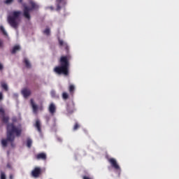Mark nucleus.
I'll return each mask as SVG.
<instances>
[{"label": "nucleus", "instance_id": "28", "mask_svg": "<svg viewBox=\"0 0 179 179\" xmlns=\"http://www.w3.org/2000/svg\"><path fill=\"white\" fill-rule=\"evenodd\" d=\"M83 179H92V178L89 177V176H84L83 177Z\"/></svg>", "mask_w": 179, "mask_h": 179}, {"label": "nucleus", "instance_id": "18", "mask_svg": "<svg viewBox=\"0 0 179 179\" xmlns=\"http://www.w3.org/2000/svg\"><path fill=\"white\" fill-rule=\"evenodd\" d=\"M2 122H4V124H8L9 122V117L8 116H2L1 117Z\"/></svg>", "mask_w": 179, "mask_h": 179}, {"label": "nucleus", "instance_id": "13", "mask_svg": "<svg viewBox=\"0 0 179 179\" xmlns=\"http://www.w3.org/2000/svg\"><path fill=\"white\" fill-rule=\"evenodd\" d=\"M69 92L70 93V96H73V94L75 93V85H70L69 87Z\"/></svg>", "mask_w": 179, "mask_h": 179}, {"label": "nucleus", "instance_id": "26", "mask_svg": "<svg viewBox=\"0 0 179 179\" xmlns=\"http://www.w3.org/2000/svg\"><path fill=\"white\" fill-rule=\"evenodd\" d=\"M1 179H6V176L3 172H1Z\"/></svg>", "mask_w": 179, "mask_h": 179}, {"label": "nucleus", "instance_id": "14", "mask_svg": "<svg viewBox=\"0 0 179 179\" xmlns=\"http://www.w3.org/2000/svg\"><path fill=\"white\" fill-rule=\"evenodd\" d=\"M76 109L75 108V103L72 102V109L69 106L67 107V111L69 114L74 113Z\"/></svg>", "mask_w": 179, "mask_h": 179}, {"label": "nucleus", "instance_id": "2", "mask_svg": "<svg viewBox=\"0 0 179 179\" xmlns=\"http://www.w3.org/2000/svg\"><path fill=\"white\" fill-rule=\"evenodd\" d=\"M71 59V55H67L66 56H62L59 59V66H57L54 68L53 71L57 75H64L68 76L69 75V61Z\"/></svg>", "mask_w": 179, "mask_h": 179}, {"label": "nucleus", "instance_id": "11", "mask_svg": "<svg viewBox=\"0 0 179 179\" xmlns=\"http://www.w3.org/2000/svg\"><path fill=\"white\" fill-rule=\"evenodd\" d=\"M59 44L61 45V47H64L66 52H69V46H68L67 43H64V41L62 40H59Z\"/></svg>", "mask_w": 179, "mask_h": 179}, {"label": "nucleus", "instance_id": "8", "mask_svg": "<svg viewBox=\"0 0 179 179\" xmlns=\"http://www.w3.org/2000/svg\"><path fill=\"white\" fill-rule=\"evenodd\" d=\"M48 110L49 113L52 115H54V114H55V112L57 111V107H55V104H54L53 103H50Z\"/></svg>", "mask_w": 179, "mask_h": 179}, {"label": "nucleus", "instance_id": "19", "mask_svg": "<svg viewBox=\"0 0 179 179\" xmlns=\"http://www.w3.org/2000/svg\"><path fill=\"white\" fill-rule=\"evenodd\" d=\"M1 87L3 89H4V90H6V92H8V85L3 82H1Z\"/></svg>", "mask_w": 179, "mask_h": 179}, {"label": "nucleus", "instance_id": "33", "mask_svg": "<svg viewBox=\"0 0 179 179\" xmlns=\"http://www.w3.org/2000/svg\"><path fill=\"white\" fill-rule=\"evenodd\" d=\"M59 9H61V7L59 6V5L57 6V10H59Z\"/></svg>", "mask_w": 179, "mask_h": 179}, {"label": "nucleus", "instance_id": "34", "mask_svg": "<svg viewBox=\"0 0 179 179\" xmlns=\"http://www.w3.org/2000/svg\"><path fill=\"white\" fill-rule=\"evenodd\" d=\"M20 3H22V1H20Z\"/></svg>", "mask_w": 179, "mask_h": 179}, {"label": "nucleus", "instance_id": "22", "mask_svg": "<svg viewBox=\"0 0 179 179\" xmlns=\"http://www.w3.org/2000/svg\"><path fill=\"white\" fill-rule=\"evenodd\" d=\"M0 30L4 36H8V33L6 32V31L5 30V28H3V27L1 26L0 27Z\"/></svg>", "mask_w": 179, "mask_h": 179}, {"label": "nucleus", "instance_id": "5", "mask_svg": "<svg viewBox=\"0 0 179 179\" xmlns=\"http://www.w3.org/2000/svg\"><path fill=\"white\" fill-rule=\"evenodd\" d=\"M108 162L115 170H121V168H120V165H118L115 159L110 158L108 159Z\"/></svg>", "mask_w": 179, "mask_h": 179}, {"label": "nucleus", "instance_id": "32", "mask_svg": "<svg viewBox=\"0 0 179 179\" xmlns=\"http://www.w3.org/2000/svg\"><path fill=\"white\" fill-rule=\"evenodd\" d=\"M9 178L10 179H13V175L10 174V176H9Z\"/></svg>", "mask_w": 179, "mask_h": 179}, {"label": "nucleus", "instance_id": "10", "mask_svg": "<svg viewBox=\"0 0 179 179\" xmlns=\"http://www.w3.org/2000/svg\"><path fill=\"white\" fill-rule=\"evenodd\" d=\"M35 128H36L38 132L41 134V122H40V120H36V123L34 124Z\"/></svg>", "mask_w": 179, "mask_h": 179}, {"label": "nucleus", "instance_id": "27", "mask_svg": "<svg viewBox=\"0 0 179 179\" xmlns=\"http://www.w3.org/2000/svg\"><path fill=\"white\" fill-rule=\"evenodd\" d=\"M12 1H4V3H6V5H9L10 3H12Z\"/></svg>", "mask_w": 179, "mask_h": 179}, {"label": "nucleus", "instance_id": "15", "mask_svg": "<svg viewBox=\"0 0 179 179\" xmlns=\"http://www.w3.org/2000/svg\"><path fill=\"white\" fill-rule=\"evenodd\" d=\"M24 64H25V66L28 69H30V68H31V64H30V62L29 61V59H27V58L24 59Z\"/></svg>", "mask_w": 179, "mask_h": 179}, {"label": "nucleus", "instance_id": "17", "mask_svg": "<svg viewBox=\"0 0 179 179\" xmlns=\"http://www.w3.org/2000/svg\"><path fill=\"white\" fill-rule=\"evenodd\" d=\"M63 100H68L69 99V94L66 92H64L62 94Z\"/></svg>", "mask_w": 179, "mask_h": 179}, {"label": "nucleus", "instance_id": "20", "mask_svg": "<svg viewBox=\"0 0 179 179\" xmlns=\"http://www.w3.org/2000/svg\"><path fill=\"white\" fill-rule=\"evenodd\" d=\"M51 33V31L50 29V28H46L44 31H43V34H45L46 36H50V34Z\"/></svg>", "mask_w": 179, "mask_h": 179}, {"label": "nucleus", "instance_id": "16", "mask_svg": "<svg viewBox=\"0 0 179 179\" xmlns=\"http://www.w3.org/2000/svg\"><path fill=\"white\" fill-rule=\"evenodd\" d=\"M17 51H20V46L19 45H17L13 48V50H11V54H16Z\"/></svg>", "mask_w": 179, "mask_h": 179}, {"label": "nucleus", "instance_id": "30", "mask_svg": "<svg viewBox=\"0 0 179 179\" xmlns=\"http://www.w3.org/2000/svg\"><path fill=\"white\" fill-rule=\"evenodd\" d=\"M3 42L0 40V47H3Z\"/></svg>", "mask_w": 179, "mask_h": 179}, {"label": "nucleus", "instance_id": "12", "mask_svg": "<svg viewBox=\"0 0 179 179\" xmlns=\"http://www.w3.org/2000/svg\"><path fill=\"white\" fill-rule=\"evenodd\" d=\"M31 101V106L32 107L33 111L34 113H37L38 110V106H37V105H36V103H34V100L33 99H31L30 100Z\"/></svg>", "mask_w": 179, "mask_h": 179}, {"label": "nucleus", "instance_id": "29", "mask_svg": "<svg viewBox=\"0 0 179 179\" xmlns=\"http://www.w3.org/2000/svg\"><path fill=\"white\" fill-rule=\"evenodd\" d=\"M2 69H3V65L0 63V71H2Z\"/></svg>", "mask_w": 179, "mask_h": 179}, {"label": "nucleus", "instance_id": "23", "mask_svg": "<svg viewBox=\"0 0 179 179\" xmlns=\"http://www.w3.org/2000/svg\"><path fill=\"white\" fill-rule=\"evenodd\" d=\"M5 115V110L3 108H0V117H2Z\"/></svg>", "mask_w": 179, "mask_h": 179}, {"label": "nucleus", "instance_id": "1", "mask_svg": "<svg viewBox=\"0 0 179 179\" xmlns=\"http://www.w3.org/2000/svg\"><path fill=\"white\" fill-rule=\"evenodd\" d=\"M6 139L1 140V145L3 148L8 146V142H10L11 147L15 148V136H20L22 135V129L15 126L13 123H8L6 126Z\"/></svg>", "mask_w": 179, "mask_h": 179}, {"label": "nucleus", "instance_id": "7", "mask_svg": "<svg viewBox=\"0 0 179 179\" xmlns=\"http://www.w3.org/2000/svg\"><path fill=\"white\" fill-rule=\"evenodd\" d=\"M36 160H47V154L45 152H41L35 156Z\"/></svg>", "mask_w": 179, "mask_h": 179}, {"label": "nucleus", "instance_id": "21", "mask_svg": "<svg viewBox=\"0 0 179 179\" xmlns=\"http://www.w3.org/2000/svg\"><path fill=\"white\" fill-rule=\"evenodd\" d=\"M33 143V141H31V139L28 138L27 141V148H31V144Z\"/></svg>", "mask_w": 179, "mask_h": 179}, {"label": "nucleus", "instance_id": "9", "mask_svg": "<svg viewBox=\"0 0 179 179\" xmlns=\"http://www.w3.org/2000/svg\"><path fill=\"white\" fill-rule=\"evenodd\" d=\"M22 94L26 99V98L29 97V96H30L31 94V91H30V90H29L27 88H24L22 90Z\"/></svg>", "mask_w": 179, "mask_h": 179}, {"label": "nucleus", "instance_id": "24", "mask_svg": "<svg viewBox=\"0 0 179 179\" xmlns=\"http://www.w3.org/2000/svg\"><path fill=\"white\" fill-rule=\"evenodd\" d=\"M80 127L79 123L76 122L73 127V131H77V129H79Z\"/></svg>", "mask_w": 179, "mask_h": 179}, {"label": "nucleus", "instance_id": "3", "mask_svg": "<svg viewBox=\"0 0 179 179\" xmlns=\"http://www.w3.org/2000/svg\"><path fill=\"white\" fill-rule=\"evenodd\" d=\"M22 15V11L14 10L10 13V14L7 17V22L11 27L13 29H17L19 26V22H20V15Z\"/></svg>", "mask_w": 179, "mask_h": 179}, {"label": "nucleus", "instance_id": "4", "mask_svg": "<svg viewBox=\"0 0 179 179\" xmlns=\"http://www.w3.org/2000/svg\"><path fill=\"white\" fill-rule=\"evenodd\" d=\"M31 7H29L27 6H24V13L23 16L25 17V19H27L28 20H30L31 16H30V12L31 10H33V9H37L38 8V6H37L36 3H34L33 1H31Z\"/></svg>", "mask_w": 179, "mask_h": 179}, {"label": "nucleus", "instance_id": "35", "mask_svg": "<svg viewBox=\"0 0 179 179\" xmlns=\"http://www.w3.org/2000/svg\"><path fill=\"white\" fill-rule=\"evenodd\" d=\"M8 1H13V0H8Z\"/></svg>", "mask_w": 179, "mask_h": 179}, {"label": "nucleus", "instance_id": "6", "mask_svg": "<svg viewBox=\"0 0 179 179\" xmlns=\"http://www.w3.org/2000/svg\"><path fill=\"white\" fill-rule=\"evenodd\" d=\"M40 174H41V168L40 167H35L31 171V176L32 177H34V178H38Z\"/></svg>", "mask_w": 179, "mask_h": 179}, {"label": "nucleus", "instance_id": "31", "mask_svg": "<svg viewBox=\"0 0 179 179\" xmlns=\"http://www.w3.org/2000/svg\"><path fill=\"white\" fill-rule=\"evenodd\" d=\"M3 99V96H2V92H0V100H2Z\"/></svg>", "mask_w": 179, "mask_h": 179}, {"label": "nucleus", "instance_id": "25", "mask_svg": "<svg viewBox=\"0 0 179 179\" xmlns=\"http://www.w3.org/2000/svg\"><path fill=\"white\" fill-rule=\"evenodd\" d=\"M50 94L52 97H57V93L55 91H51Z\"/></svg>", "mask_w": 179, "mask_h": 179}]
</instances>
